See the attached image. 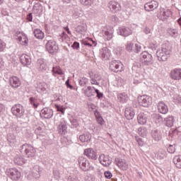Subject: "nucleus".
<instances>
[{
	"label": "nucleus",
	"instance_id": "obj_31",
	"mask_svg": "<svg viewBox=\"0 0 181 181\" xmlns=\"http://www.w3.org/2000/svg\"><path fill=\"white\" fill-rule=\"evenodd\" d=\"M79 139L81 142H88L91 139V134L90 132H85L79 136Z\"/></svg>",
	"mask_w": 181,
	"mask_h": 181
},
{
	"label": "nucleus",
	"instance_id": "obj_64",
	"mask_svg": "<svg viewBox=\"0 0 181 181\" xmlns=\"http://www.w3.org/2000/svg\"><path fill=\"white\" fill-rule=\"evenodd\" d=\"M27 19L28 21H29V22H32L33 19V16H32V13H30L28 16H27Z\"/></svg>",
	"mask_w": 181,
	"mask_h": 181
},
{
	"label": "nucleus",
	"instance_id": "obj_45",
	"mask_svg": "<svg viewBox=\"0 0 181 181\" xmlns=\"http://www.w3.org/2000/svg\"><path fill=\"white\" fill-rule=\"evenodd\" d=\"M167 151L168 153H175V152H176V145L170 144L169 146L167 147Z\"/></svg>",
	"mask_w": 181,
	"mask_h": 181
},
{
	"label": "nucleus",
	"instance_id": "obj_11",
	"mask_svg": "<svg viewBox=\"0 0 181 181\" xmlns=\"http://www.w3.org/2000/svg\"><path fill=\"white\" fill-rule=\"evenodd\" d=\"M57 129L60 135H64L67 132V123L64 118H62L57 126Z\"/></svg>",
	"mask_w": 181,
	"mask_h": 181
},
{
	"label": "nucleus",
	"instance_id": "obj_56",
	"mask_svg": "<svg viewBox=\"0 0 181 181\" xmlns=\"http://www.w3.org/2000/svg\"><path fill=\"white\" fill-rule=\"evenodd\" d=\"M135 52L136 53H139V52H141V50H142V47H141V45L139 44H136L135 45Z\"/></svg>",
	"mask_w": 181,
	"mask_h": 181
},
{
	"label": "nucleus",
	"instance_id": "obj_38",
	"mask_svg": "<svg viewBox=\"0 0 181 181\" xmlns=\"http://www.w3.org/2000/svg\"><path fill=\"white\" fill-rule=\"evenodd\" d=\"M75 30L77 32V33H79L80 35H84L87 31V28L84 25H78L75 28Z\"/></svg>",
	"mask_w": 181,
	"mask_h": 181
},
{
	"label": "nucleus",
	"instance_id": "obj_14",
	"mask_svg": "<svg viewBox=\"0 0 181 181\" xmlns=\"http://www.w3.org/2000/svg\"><path fill=\"white\" fill-rule=\"evenodd\" d=\"M115 163L122 170H127V169H128V163H127V160L124 159L116 158Z\"/></svg>",
	"mask_w": 181,
	"mask_h": 181
},
{
	"label": "nucleus",
	"instance_id": "obj_58",
	"mask_svg": "<svg viewBox=\"0 0 181 181\" xmlns=\"http://www.w3.org/2000/svg\"><path fill=\"white\" fill-rule=\"evenodd\" d=\"M16 139L15 136L13 134H9L7 137L8 142H13V140Z\"/></svg>",
	"mask_w": 181,
	"mask_h": 181
},
{
	"label": "nucleus",
	"instance_id": "obj_51",
	"mask_svg": "<svg viewBox=\"0 0 181 181\" xmlns=\"http://www.w3.org/2000/svg\"><path fill=\"white\" fill-rule=\"evenodd\" d=\"M126 49H127V50H128V52H132V49H134V43L127 42Z\"/></svg>",
	"mask_w": 181,
	"mask_h": 181
},
{
	"label": "nucleus",
	"instance_id": "obj_37",
	"mask_svg": "<svg viewBox=\"0 0 181 181\" xmlns=\"http://www.w3.org/2000/svg\"><path fill=\"white\" fill-rule=\"evenodd\" d=\"M166 127H173V122H175V118L173 116H168L165 119Z\"/></svg>",
	"mask_w": 181,
	"mask_h": 181
},
{
	"label": "nucleus",
	"instance_id": "obj_44",
	"mask_svg": "<svg viewBox=\"0 0 181 181\" xmlns=\"http://www.w3.org/2000/svg\"><path fill=\"white\" fill-rule=\"evenodd\" d=\"M30 103L33 105V108H37L39 107V103H37V99L35 98H30Z\"/></svg>",
	"mask_w": 181,
	"mask_h": 181
},
{
	"label": "nucleus",
	"instance_id": "obj_6",
	"mask_svg": "<svg viewBox=\"0 0 181 181\" xmlns=\"http://www.w3.org/2000/svg\"><path fill=\"white\" fill-rule=\"evenodd\" d=\"M138 103L141 107H148L152 104V98L147 95L139 96Z\"/></svg>",
	"mask_w": 181,
	"mask_h": 181
},
{
	"label": "nucleus",
	"instance_id": "obj_42",
	"mask_svg": "<svg viewBox=\"0 0 181 181\" xmlns=\"http://www.w3.org/2000/svg\"><path fill=\"white\" fill-rule=\"evenodd\" d=\"M168 33L172 36V37H177V30L176 28H168Z\"/></svg>",
	"mask_w": 181,
	"mask_h": 181
},
{
	"label": "nucleus",
	"instance_id": "obj_3",
	"mask_svg": "<svg viewBox=\"0 0 181 181\" xmlns=\"http://www.w3.org/2000/svg\"><path fill=\"white\" fill-rule=\"evenodd\" d=\"M11 113L16 118H22L25 115V107L19 103L16 104L11 107Z\"/></svg>",
	"mask_w": 181,
	"mask_h": 181
},
{
	"label": "nucleus",
	"instance_id": "obj_21",
	"mask_svg": "<svg viewBox=\"0 0 181 181\" xmlns=\"http://www.w3.org/2000/svg\"><path fill=\"white\" fill-rule=\"evenodd\" d=\"M83 94L86 97H93L95 95V88L88 86L87 88L83 89Z\"/></svg>",
	"mask_w": 181,
	"mask_h": 181
},
{
	"label": "nucleus",
	"instance_id": "obj_2",
	"mask_svg": "<svg viewBox=\"0 0 181 181\" xmlns=\"http://www.w3.org/2000/svg\"><path fill=\"white\" fill-rule=\"evenodd\" d=\"M45 42H47L45 44V49L49 53L53 54L57 52V50H59V45L54 40H50V36H47L45 39Z\"/></svg>",
	"mask_w": 181,
	"mask_h": 181
},
{
	"label": "nucleus",
	"instance_id": "obj_40",
	"mask_svg": "<svg viewBox=\"0 0 181 181\" xmlns=\"http://www.w3.org/2000/svg\"><path fill=\"white\" fill-rule=\"evenodd\" d=\"M138 133L141 136L145 137L148 135V130L145 127H142L138 129Z\"/></svg>",
	"mask_w": 181,
	"mask_h": 181
},
{
	"label": "nucleus",
	"instance_id": "obj_26",
	"mask_svg": "<svg viewBox=\"0 0 181 181\" xmlns=\"http://www.w3.org/2000/svg\"><path fill=\"white\" fill-rule=\"evenodd\" d=\"M21 84V80L17 76L10 78V86H11L13 88H18Z\"/></svg>",
	"mask_w": 181,
	"mask_h": 181
},
{
	"label": "nucleus",
	"instance_id": "obj_39",
	"mask_svg": "<svg viewBox=\"0 0 181 181\" xmlns=\"http://www.w3.org/2000/svg\"><path fill=\"white\" fill-rule=\"evenodd\" d=\"M166 156H168V153L164 149H160L157 153V157L158 158V159H165Z\"/></svg>",
	"mask_w": 181,
	"mask_h": 181
},
{
	"label": "nucleus",
	"instance_id": "obj_4",
	"mask_svg": "<svg viewBox=\"0 0 181 181\" xmlns=\"http://www.w3.org/2000/svg\"><path fill=\"white\" fill-rule=\"evenodd\" d=\"M20 152H21V153H24L27 158H33L36 150H35L32 145L25 144L21 146Z\"/></svg>",
	"mask_w": 181,
	"mask_h": 181
},
{
	"label": "nucleus",
	"instance_id": "obj_48",
	"mask_svg": "<svg viewBox=\"0 0 181 181\" xmlns=\"http://www.w3.org/2000/svg\"><path fill=\"white\" fill-rule=\"evenodd\" d=\"M69 35H67L66 33L63 32L60 35L59 42H63L64 40H69Z\"/></svg>",
	"mask_w": 181,
	"mask_h": 181
},
{
	"label": "nucleus",
	"instance_id": "obj_15",
	"mask_svg": "<svg viewBox=\"0 0 181 181\" xmlns=\"http://www.w3.org/2000/svg\"><path fill=\"white\" fill-rule=\"evenodd\" d=\"M159 16L162 21H165V19H168L170 16H172V11L168 8H160Z\"/></svg>",
	"mask_w": 181,
	"mask_h": 181
},
{
	"label": "nucleus",
	"instance_id": "obj_9",
	"mask_svg": "<svg viewBox=\"0 0 181 181\" xmlns=\"http://www.w3.org/2000/svg\"><path fill=\"white\" fill-rule=\"evenodd\" d=\"M124 64L120 61L113 60L110 64V69L114 73H118V71H122Z\"/></svg>",
	"mask_w": 181,
	"mask_h": 181
},
{
	"label": "nucleus",
	"instance_id": "obj_62",
	"mask_svg": "<svg viewBox=\"0 0 181 181\" xmlns=\"http://www.w3.org/2000/svg\"><path fill=\"white\" fill-rule=\"evenodd\" d=\"M144 32L146 35H149L151 33V28H148V27H146L144 29Z\"/></svg>",
	"mask_w": 181,
	"mask_h": 181
},
{
	"label": "nucleus",
	"instance_id": "obj_57",
	"mask_svg": "<svg viewBox=\"0 0 181 181\" xmlns=\"http://www.w3.org/2000/svg\"><path fill=\"white\" fill-rule=\"evenodd\" d=\"M6 44L2 41V40H0V52H4L5 49Z\"/></svg>",
	"mask_w": 181,
	"mask_h": 181
},
{
	"label": "nucleus",
	"instance_id": "obj_23",
	"mask_svg": "<svg viewBox=\"0 0 181 181\" xmlns=\"http://www.w3.org/2000/svg\"><path fill=\"white\" fill-rule=\"evenodd\" d=\"M124 115L127 119H134V117H135V112H134V108L127 107L125 109Z\"/></svg>",
	"mask_w": 181,
	"mask_h": 181
},
{
	"label": "nucleus",
	"instance_id": "obj_24",
	"mask_svg": "<svg viewBox=\"0 0 181 181\" xmlns=\"http://www.w3.org/2000/svg\"><path fill=\"white\" fill-rule=\"evenodd\" d=\"M109 8L112 12H118V11H121V5L117 1H110L109 3Z\"/></svg>",
	"mask_w": 181,
	"mask_h": 181
},
{
	"label": "nucleus",
	"instance_id": "obj_19",
	"mask_svg": "<svg viewBox=\"0 0 181 181\" xmlns=\"http://www.w3.org/2000/svg\"><path fill=\"white\" fill-rule=\"evenodd\" d=\"M40 115L46 119L52 118L53 117V110L50 108L45 107L42 110Z\"/></svg>",
	"mask_w": 181,
	"mask_h": 181
},
{
	"label": "nucleus",
	"instance_id": "obj_18",
	"mask_svg": "<svg viewBox=\"0 0 181 181\" xmlns=\"http://www.w3.org/2000/svg\"><path fill=\"white\" fill-rule=\"evenodd\" d=\"M117 34L127 37V36L132 34V30L128 27H122L117 30Z\"/></svg>",
	"mask_w": 181,
	"mask_h": 181
},
{
	"label": "nucleus",
	"instance_id": "obj_30",
	"mask_svg": "<svg viewBox=\"0 0 181 181\" xmlns=\"http://www.w3.org/2000/svg\"><path fill=\"white\" fill-rule=\"evenodd\" d=\"M137 121L140 125H145L148 121V117L144 112L139 114Z\"/></svg>",
	"mask_w": 181,
	"mask_h": 181
},
{
	"label": "nucleus",
	"instance_id": "obj_47",
	"mask_svg": "<svg viewBox=\"0 0 181 181\" xmlns=\"http://www.w3.org/2000/svg\"><path fill=\"white\" fill-rule=\"evenodd\" d=\"M78 83L81 86L83 87V86H86L88 83V79L86 77L80 78L78 80Z\"/></svg>",
	"mask_w": 181,
	"mask_h": 181
},
{
	"label": "nucleus",
	"instance_id": "obj_7",
	"mask_svg": "<svg viewBox=\"0 0 181 181\" xmlns=\"http://www.w3.org/2000/svg\"><path fill=\"white\" fill-rule=\"evenodd\" d=\"M78 162L81 169L84 172L89 170V169H93V166L90 165L88 160L83 156L78 158Z\"/></svg>",
	"mask_w": 181,
	"mask_h": 181
},
{
	"label": "nucleus",
	"instance_id": "obj_55",
	"mask_svg": "<svg viewBox=\"0 0 181 181\" xmlns=\"http://www.w3.org/2000/svg\"><path fill=\"white\" fill-rule=\"evenodd\" d=\"M98 124L100 125H104V119H103V117H98L96 119Z\"/></svg>",
	"mask_w": 181,
	"mask_h": 181
},
{
	"label": "nucleus",
	"instance_id": "obj_59",
	"mask_svg": "<svg viewBox=\"0 0 181 181\" xmlns=\"http://www.w3.org/2000/svg\"><path fill=\"white\" fill-rule=\"evenodd\" d=\"M95 93H96L98 98H103V94L100 90L95 89Z\"/></svg>",
	"mask_w": 181,
	"mask_h": 181
},
{
	"label": "nucleus",
	"instance_id": "obj_53",
	"mask_svg": "<svg viewBox=\"0 0 181 181\" xmlns=\"http://www.w3.org/2000/svg\"><path fill=\"white\" fill-rule=\"evenodd\" d=\"M104 175L106 179H111V177H112V173H111V171H105L104 173Z\"/></svg>",
	"mask_w": 181,
	"mask_h": 181
},
{
	"label": "nucleus",
	"instance_id": "obj_27",
	"mask_svg": "<svg viewBox=\"0 0 181 181\" xmlns=\"http://www.w3.org/2000/svg\"><path fill=\"white\" fill-rule=\"evenodd\" d=\"M100 54L102 59H104L105 60H108V59H110V56H111V51H110L108 48L105 47L100 50Z\"/></svg>",
	"mask_w": 181,
	"mask_h": 181
},
{
	"label": "nucleus",
	"instance_id": "obj_8",
	"mask_svg": "<svg viewBox=\"0 0 181 181\" xmlns=\"http://www.w3.org/2000/svg\"><path fill=\"white\" fill-rule=\"evenodd\" d=\"M7 175L11 180H18L21 179L22 174L16 168H10L7 171Z\"/></svg>",
	"mask_w": 181,
	"mask_h": 181
},
{
	"label": "nucleus",
	"instance_id": "obj_60",
	"mask_svg": "<svg viewBox=\"0 0 181 181\" xmlns=\"http://www.w3.org/2000/svg\"><path fill=\"white\" fill-rule=\"evenodd\" d=\"M33 176L35 179H39V177H40V173L38 171H36L35 173L34 172L33 173Z\"/></svg>",
	"mask_w": 181,
	"mask_h": 181
},
{
	"label": "nucleus",
	"instance_id": "obj_29",
	"mask_svg": "<svg viewBox=\"0 0 181 181\" xmlns=\"http://www.w3.org/2000/svg\"><path fill=\"white\" fill-rule=\"evenodd\" d=\"M158 110L161 114H168V112L169 111L168 105H166V104H165L163 102L158 103Z\"/></svg>",
	"mask_w": 181,
	"mask_h": 181
},
{
	"label": "nucleus",
	"instance_id": "obj_5",
	"mask_svg": "<svg viewBox=\"0 0 181 181\" xmlns=\"http://www.w3.org/2000/svg\"><path fill=\"white\" fill-rule=\"evenodd\" d=\"M140 59L141 62H144L145 66L153 64V57H152V54H149L148 52H143L140 54Z\"/></svg>",
	"mask_w": 181,
	"mask_h": 181
},
{
	"label": "nucleus",
	"instance_id": "obj_52",
	"mask_svg": "<svg viewBox=\"0 0 181 181\" xmlns=\"http://www.w3.org/2000/svg\"><path fill=\"white\" fill-rule=\"evenodd\" d=\"M135 138L138 145H139V146H144V144L145 143L144 141H142V139H141L139 136H136Z\"/></svg>",
	"mask_w": 181,
	"mask_h": 181
},
{
	"label": "nucleus",
	"instance_id": "obj_13",
	"mask_svg": "<svg viewBox=\"0 0 181 181\" xmlns=\"http://www.w3.org/2000/svg\"><path fill=\"white\" fill-rule=\"evenodd\" d=\"M16 39L18 41L21 42V44L23 45V46L28 45V37H26V35L21 33V31H17L16 33Z\"/></svg>",
	"mask_w": 181,
	"mask_h": 181
},
{
	"label": "nucleus",
	"instance_id": "obj_17",
	"mask_svg": "<svg viewBox=\"0 0 181 181\" xmlns=\"http://www.w3.org/2000/svg\"><path fill=\"white\" fill-rule=\"evenodd\" d=\"M36 67L40 71H46L47 70V62L45 59H40L37 62Z\"/></svg>",
	"mask_w": 181,
	"mask_h": 181
},
{
	"label": "nucleus",
	"instance_id": "obj_1",
	"mask_svg": "<svg viewBox=\"0 0 181 181\" xmlns=\"http://www.w3.org/2000/svg\"><path fill=\"white\" fill-rule=\"evenodd\" d=\"M156 56L159 62H166L170 56V49L166 45H163L162 47L156 52Z\"/></svg>",
	"mask_w": 181,
	"mask_h": 181
},
{
	"label": "nucleus",
	"instance_id": "obj_28",
	"mask_svg": "<svg viewBox=\"0 0 181 181\" xmlns=\"http://www.w3.org/2000/svg\"><path fill=\"white\" fill-rule=\"evenodd\" d=\"M151 136L157 142L162 139V132L158 129H154L151 132Z\"/></svg>",
	"mask_w": 181,
	"mask_h": 181
},
{
	"label": "nucleus",
	"instance_id": "obj_49",
	"mask_svg": "<svg viewBox=\"0 0 181 181\" xmlns=\"http://www.w3.org/2000/svg\"><path fill=\"white\" fill-rule=\"evenodd\" d=\"M174 103L176 104H181V96L179 95H175L173 97Z\"/></svg>",
	"mask_w": 181,
	"mask_h": 181
},
{
	"label": "nucleus",
	"instance_id": "obj_50",
	"mask_svg": "<svg viewBox=\"0 0 181 181\" xmlns=\"http://www.w3.org/2000/svg\"><path fill=\"white\" fill-rule=\"evenodd\" d=\"M83 15V11L81 10H75L74 12V17L77 19V18H80V16Z\"/></svg>",
	"mask_w": 181,
	"mask_h": 181
},
{
	"label": "nucleus",
	"instance_id": "obj_16",
	"mask_svg": "<svg viewBox=\"0 0 181 181\" xmlns=\"http://www.w3.org/2000/svg\"><path fill=\"white\" fill-rule=\"evenodd\" d=\"M84 155L87 156L89 159H93V160H97L98 156L97 153L93 148H86L84 150Z\"/></svg>",
	"mask_w": 181,
	"mask_h": 181
},
{
	"label": "nucleus",
	"instance_id": "obj_36",
	"mask_svg": "<svg viewBox=\"0 0 181 181\" xmlns=\"http://www.w3.org/2000/svg\"><path fill=\"white\" fill-rule=\"evenodd\" d=\"M173 163L178 169H181V155L175 156L173 158Z\"/></svg>",
	"mask_w": 181,
	"mask_h": 181
},
{
	"label": "nucleus",
	"instance_id": "obj_61",
	"mask_svg": "<svg viewBox=\"0 0 181 181\" xmlns=\"http://www.w3.org/2000/svg\"><path fill=\"white\" fill-rule=\"evenodd\" d=\"M72 47L74 49H78V47H80V43L77 42H74V44L72 45Z\"/></svg>",
	"mask_w": 181,
	"mask_h": 181
},
{
	"label": "nucleus",
	"instance_id": "obj_46",
	"mask_svg": "<svg viewBox=\"0 0 181 181\" xmlns=\"http://www.w3.org/2000/svg\"><path fill=\"white\" fill-rule=\"evenodd\" d=\"M79 2L84 6H90L93 4V0H79Z\"/></svg>",
	"mask_w": 181,
	"mask_h": 181
},
{
	"label": "nucleus",
	"instance_id": "obj_43",
	"mask_svg": "<svg viewBox=\"0 0 181 181\" xmlns=\"http://www.w3.org/2000/svg\"><path fill=\"white\" fill-rule=\"evenodd\" d=\"M52 72L54 76H56V74H59V76H62V74H63V71L59 66L53 67Z\"/></svg>",
	"mask_w": 181,
	"mask_h": 181
},
{
	"label": "nucleus",
	"instance_id": "obj_54",
	"mask_svg": "<svg viewBox=\"0 0 181 181\" xmlns=\"http://www.w3.org/2000/svg\"><path fill=\"white\" fill-rule=\"evenodd\" d=\"M35 134H37V135H40V134H42V132H43V129L41 127H37L35 128Z\"/></svg>",
	"mask_w": 181,
	"mask_h": 181
},
{
	"label": "nucleus",
	"instance_id": "obj_20",
	"mask_svg": "<svg viewBox=\"0 0 181 181\" xmlns=\"http://www.w3.org/2000/svg\"><path fill=\"white\" fill-rule=\"evenodd\" d=\"M20 62L23 64V66H30V64L32 63V59H30V57H29V55L23 54L20 57Z\"/></svg>",
	"mask_w": 181,
	"mask_h": 181
},
{
	"label": "nucleus",
	"instance_id": "obj_41",
	"mask_svg": "<svg viewBox=\"0 0 181 181\" xmlns=\"http://www.w3.org/2000/svg\"><path fill=\"white\" fill-rule=\"evenodd\" d=\"M14 162L17 165H23V163H26V160H25V158L21 156L16 157L14 159Z\"/></svg>",
	"mask_w": 181,
	"mask_h": 181
},
{
	"label": "nucleus",
	"instance_id": "obj_10",
	"mask_svg": "<svg viewBox=\"0 0 181 181\" xmlns=\"http://www.w3.org/2000/svg\"><path fill=\"white\" fill-rule=\"evenodd\" d=\"M159 7V3L156 1H151L144 4V9L146 12H153Z\"/></svg>",
	"mask_w": 181,
	"mask_h": 181
},
{
	"label": "nucleus",
	"instance_id": "obj_22",
	"mask_svg": "<svg viewBox=\"0 0 181 181\" xmlns=\"http://www.w3.org/2000/svg\"><path fill=\"white\" fill-rule=\"evenodd\" d=\"M170 77L173 80H181V69H175L171 71Z\"/></svg>",
	"mask_w": 181,
	"mask_h": 181
},
{
	"label": "nucleus",
	"instance_id": "obj_34",
	"mask_svg": "<svg viewBox=\"0 0 181 181\" xmlns=\"http://www.w3.org/2000/svg\"><path fill=\"white\" fill-rule=\"evenodd\" d=\"M89 76H90L91 84H95V86H99L100 83L97 81H100V78H98V75H97V74L93 75V74L90 73Z\"/></svg>",
	"mask_w": 181,
	"mask_h": 181
},
{
	"label": "nucleus",
	"instance_id": "obj_63",
	"mask_svg": "<svg viewBox=\"0 0 181 181\" xmlns=\"http://www.w3.org/2000/svg\"><path fill=\"white\" fill-rule=\"evenodd\" d=\"M68 181H78V179H77V177H73V176H69Z\"/></svg>",
	"mask_w": 181,
	"mask_h": 181
},
{
	"label": "nucleus",
	"instance_id": "obj_35",
	"mask_svg": "<svg viewBox=\"0 0 181 181\" xmlns=\"http://www.w3.org/2000/svg\"><path fill=\"white\" fill-rule=\"evenodd\" d=\"M117 99L120 103H127L128 101V95L127 93H119L117 95Z\"/></svg>",
	"mask_w": 181,
	"mask_h": 181
},
{
	"label": "nucleus",
	"instance_id": "obj_25",
	"mask_svg": "<svg viewBox=\"0 0 181 181\" xmlns=\"http://www.w3.org/2000/svg\"><path fill=\"white\" fill-rule=\"evenodd\" d=\"M114 34V29L109 28L103 31V37L105 40H111Z\"/></svg>",
	"mask_w": 181,
	"mask_h": 181
},
{
	"label": "nucleus",
	"instance_id": "obj_12",
	"mask_svg": "<svg viewBox=\"0 0 181 181\" xmlns=\"http://www.w3.org/2000/svg\"><path fill=\"white\" fill-rule=\"evenodd\" d=\"M99 162L103 165V166H105V168H108L110 165L112 163V160L110 156H105L104 154H101L99 156Z\"/></svg>",
	"mask_w": 181,
	"mask_h": 181
},
{
	"label": "nucleus",
	"instance_id": "obj_33",
	"mask_svg": "<svg viewBox=\"0 0 181 181\" xmlns=\"http://www.w3.org/2000/svg\"><path fill=\"white\" fill-rule=\"evenodd\" d=\"M33 33L36 39L42 40V39L45 38V33H43L40 29L34 30Z\"/></svg>",
	"mask_w": 181,
	"mask_h": 181
},
{
	"label": "nucleus",
	"instance_id": "obj_32",
	"mask_svg": "<svg viewBox=\"0 0 181 181\" xmlns=\"http://www.w3.org/2000/svg\"><path fill=\"white\" fill-rule=\"evenodd\" d=\"M151 118L156 124H161L163 122V118L160 115L154 113L151 115Z\"/></svg>",
	"mask_w": 181,
	"mask_h": 181
}]
</instances>
